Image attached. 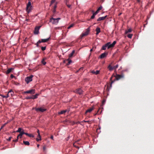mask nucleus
I'll return each mask as SVG.
<instances>
[{
	"mask_svg": "<svg viewBox=\"0 0 154 154\" xmlns=\"http://www.w3.org/2000/svg\"><path fill=\"white\" fill-rule=\"evenodd\" d=\"M32 9V6L31 2L30 1H29L26 5V11L29 14L31 12Z\"/></svg>",
	"mask_w": 154,
	"mask_h": 154,
	"instance_id": "f257e3e1",
	"label": "nucleus"
},
{
	"mask_svg": "<svg viewBox=\"0 0 154 154\" xmlns=\"http://www.w3.org/2000/svg\"><path fill=\"white\" fill-rule=\"evenodd\" d=\"M60 19V18H54L52 17L50 19V22H51L53 24L57 25L58 23L59 20Z\"/></svg>",
	"mask_w": 154,
	"mask_h": 154,
	"instance_id": "f03ea898",
	"label": "nucleus"
},
{
	"mask_svg": "<svg viewBox=\"0 0 154 154\" xmlns=\"http://www.w3.org/2000/svg\"><path fill=\"white\" fill-rule=\"evenodd\" d=\"M33 76L31 75L30 76L26 77L25 79V81L27 84H28L30 82L32 81V78Z\"/></svg>",
	"mask_w": 154,
	"mask_h": 154,
	"instance_id": "7ed1b4c3",
	"label": "nucleus"
},
{
	"mask_svg": "<svg viewBox=\"0 0 154 154\" xmlns=\"http://www.w3.org/2000/svg\"><path fill=\"white\" fill-rule=\"evenodd\" d=\"M90 30V28L89 27L87 29L86 31L84 33H83L81 35V38L82 37L87 35H88L89 32Z\"/></svg>",
	"mask_w": 154,
	"mask_h": 154,
	"instance_id": "20e7f679",
	"label": "nucleus"
},
{
	"mask_svg": "<svg viewBox=\"0 0 154 154\" xmlns=\"http://www.w3.org/2000/svg\"><path fill=\"white\" fill-rule=\"evenodd\" d=\"M41 27V26H36L34 29V34L35 35L38 34L39 33V31L40 28Z\"/></svg>",
	"mask_w": 154,
	"mask_h": 154,
	"instance_id": "39448f33",
	"label": "nucleus"
},
{
	"mask_svg": "<svg viewBox=\"0 0 154 154\" xmlns=\"http://www.w3.org/2000/svg\"><path fill=\"white\" fill-rule=\"evenodd\" d=\"M74 92L79 95H81L82 94L83 91L81 88H79L76 89Z\"/></svg>",
	"mask_w": 154,
	"mask_h": 154,
	"instance_id": "423d86ee",
	"label": "nucleus"
},
{
	"mask_svg": "<svg viewBox=\"0 0 154 154\" xmlns=\"http://www.w3.org/2000/svg\"><path fill=\"white\" fill-rule=\"evenodd\" d=\"M124 76V75L122 74L121 75L117 74L115 77L117 80H119L122 78H123Z\"/></svg>",
	"mask_w": 154,
	"mask_h": 154,
	"instance_id": "0eeeda50",
	"label": "nucleus"
},
{
	"mask_svg": "<svg viewBox=\"0 0 154 154\" xmlns=\"http://www.w3.org/2000/svg\"><path fill=\"white\" fill-rule=\"evenodd\" d=\"M108 53L107 52H104L99 57V58L100 59H103L104 57H106L108 55Z\"/></svg>",
	"mask_w": 154,
	"mask_h": 154,
	"instance_id": "6e6552de",
	"label": "nucleus"
},
{
	"mask_svg": "<svg viewBox=\"0 0 154 154\" xmlns=\"http://www.w3.org/2000/svg\"><path fill=\"white\" fill-rule=\"evenodd\" d=\"M35 110L36 111H39L42 112H43L45 111L46 110V109H43L41 107H40V108H36L35 109Z\"/></svg>",
	"mask_w": 154,
	"mask_h": 154,
	"instance_id": "1a4fd4ad",
	"label": "nucleus"
},
{
	"mask_svg": "<svg viewBox=\"0 0 154 154\" xmlns=\"http://www.w3.org/2000/svg\"><path fill=\"white\" fill-rule=\"evenodd\" d=\"M25 93H29L31 94H33L35 93V89H31L24 92Z\"/></svg>",
	"mask_w": 154,
	"mask_h": 154,
	"instance_id": "9d476101",
	"label": "nucleus"
},
{
	"mask_svg": "<svg viewBox=\"0 0 154 154\" xmlns=\"http://www.w3.org/2000/svg\"><path fill=\"white\" fill-rule=\"evenodd\" d=\"M50 38V37H49L47 38H46V39H42L41 40H40V41L41 43V42L45 43V42H47L48 41Z\"/></svg>",
	"mask_w": 154,
	"mask_h": 154,
	"instance_id": "9b49d317",
	"label": "nucleus"
},
{
	"mask_svg": "<svg viewBox=\"0 0 154 154\" xmlns=\"http://www.w3.org/2000/svg\"><path fill=\"white\" fill-rule=\"evenodd\" d=\"M107 17V15H106L104 17H99L97 19V21H99L101 20H104Z\"/></svg>",
	"mask_w": 154,
	"mask_h": 154,
	"instance_id": "f8f14e48",
	"label": "nucleus"
},
{
	"mask_svg": "<svg viewBox=\"0 0 154 154\" xmlns=\"http://www.w3.org/2000/svg\"><path fill=\"white\" fill-rule=\"evenodd\" d=\"M100 72V70H97L96 71H95L94 70H92L91 71V72L94 74H95V75H97L99 74Z\"/></svg>",
	"mask_w": 154,
	"mask_h": 154,
	"instance_id": "ddd939ff",
	"label": "nucleus"
},
{
	"mask_svg": "<svg viewBox=\"0 0 154 154\" xmlns=\"http://www.w3.org/2000/svg\"><path fill=\"white\" fill-rule=\"evenodd\" d=\"M14 68H11L8 69H7L6 72V74H8L10 73L12 71V70H13Z\"/></svg>",
	"mask_w": 154,
	"mask_h": 154,
	"instance_id": "4468645a",
	"label": "nucleus"
},
{
	"mask_svg": "<svg viewBox=\"0 0 154 154\" xmlns=\"http://www.w3.org/2000/svg\"><path fill=\"white\" fill-rule=\"evenodd\" d=\"M94 107L93 106L91 108L88 109L86 111V113L87 112H91L94 109Z\"/></svg>",
	"mask_w": 154,
	"mask_h": 154,
	"instance_id": "2eb2a0df",
	"label": "nucleus"
},
{
	"mask_svg": "<svg viewBox=\"0 0 154 154\" xmlns=\"http://www.w3.org/2000/svg\"><path fill=\"white\" fill-rule=\"evenodd\" d=\"M96 35H98L100 32V29L99 27H97L96 29Z\"/></svg>",
	"mask_w": 154,
	"mask_h": 154,
	"instance_id": "dca6fc26",
	"label": "nucleus"
},
{
	"mask_svg": "<svg viewBox=\"0 0 154 154\" xmlns=\"http://www.w3.org/2000/svg\"><path fill=\"white\" fill-rule=\"evenodd\" d=\"M108 44V43H106L105 44V45H103L101 49L103 50H105L106 49V48H107V45Z\"/></svg>",
	"mask_w": 154,
	"mask_h": 154,
	"instance_id": "f3484780",
	"label": "nucleus"
},
{
	"mask_svg": "<svg viewBox=\"0 0 154 154\" xmlns=\"http://www.w3.org/2000/svg\"><path fill=\"white\" fill-rule=\"evenodd\" d=\"M8 95H10L11 96H12L14 94V92L12 90H11L8 93Z\"/></svg>",
	"mask_w": 154,
	"mask_h": 154,
	"instance_id": "a211bd4d",
	"label": "nucleus"
},
{
	"mask_svg": "<svg viewBox=\"0 0 154 154\" xmlns=\"http://www.w3.org/2000/svg\"><path fill=\"white\" fill-rule=\"evenodd\" d=\"M57 7V3H56V4H55L54 6V7L53 8V13H55L56 11V8Z\"/></svg>",
	"mask_w": 154,
	"mask_h": 154,
	"instance_id": "6ab92c4d",
	"label": "nucleus"
},
{
	"mask_svg": "<svg viewBox=\"0 0 154 154\" xmlns=\"http://www.w3.org/2000/svg\"><path fill=\"white\" fill-rule=\"evenodd\" d=\"M69 110H63L62 111H61V112H60L59 113L60 114H62L66 112H69Z\"/></svg>",
	"mask_w": 154,
	"mask_h": 154,
	"instance_id": "aec40b11",
	"label": "nucleus"
},
{
	"mask_svg": "<svg viewBox=\"0 0 154 154\" xmlns=\"http://www.w3.org/2000/svg\"><path fill=\"white\" fill-rule=\"evenodd\" d=\"M107 43H108V44L107 45V48L109 49L113 47V46L112 45V44L110 43V42H109Z\"/></svg>",
	"mask_w": 154,
	"mask_h": 154,
	"instance_id": "412c9836",
	"label": "nucleus"
},
{
	"mask_svg": "<svg viewBox=\"0 0 154 154\" xmlns=\"http://www.w3.org/2000/svg\"><path fill=\"white\" fill-rule=\"evenodd\" d=\"M39 95L38 94H36L35 95L32 96V99H34L37 98L38 96Z\"/></svg>",
	"mask_w": 154,
	"mask_h": 154,
	"instance_id": "4be33fe9",
	"label": "nucleus"
},
{
	"mask_svg": "<svg viewBox=\"0 0 154 154\" xmlns=\"http://www.w3.org/2000/svg\"><path fill=\"white\" fill-rule=\"evenodd\" d=\"M108 68L109 69L110 71H111L113 69V67L112 66L110 65H109L108 66Z\"/></svg>",
	"mask_w": 154,
	"mask_h": 154,
	"instance_id": "5701e85b",
	"label": "nucleus"
},
{
	"mask_svg": "<svg viewBox=\"0 0 154 154\" xmlns=\"http://www.w3.org/2000/svg\"><path fill=\"white\" fill-rule=\"evenodd\" d=\"M75 50H73L72 51V52L69 55V57L70 58L73 56L74 54L75 53Z\"/></svg>",
	"mask_w": 154,
	"mask_h": 154,
	"instance_id": "b1692460",
	"label": "nucleus"
},
{
	"mask_svg": "<svg viewBox=\"0 0 154 154\" xmlns=\"http://www.w3.org/2000/svg\"><path fill=\"white\" fill-rule=\"evenodd\" d=\"M23 130L20 133V134L18 135V137H20V138H21L23 135Z\"/></svg>",
	"mask_w": 154,
	"mask_h": 154,
	"instance_id": "393cba45",
	"label": "nucleus"
},
{
	"mask_svg": "<svg viewBox=\"0 0 154 154\" xmlns=\"http://www.w3.org/2000/svg\"><path fill=\"white\" fill-rule=\"evenodd\" d=\"M0 96L2 97L5 98H7L9 96V95H8V94L6 95H4L2 94H1Z\"/></svg>",
	"mask_w": 154,
	"mask_h": 154,
	"instance_id": "a878e982",
	"label": "nucleus"
},
{
	"mask_svg": "<svg viewBox=\"0 0 154 154\" xmlns=\"http://www.w3.org/2000/svg\"><path fill=\"white\" fill-rule=\"evenodd\" d=\"M23 143L24 144L26 145H29L30 144L29 143L28 141H23Z\"/></svg>",
	"mask_w": 154,
	"mask_h": 154,
	"instance_id": "bb28decb",
	"label": "nucleus"
},
{
	"mask_svg": "<svg viewBox=\"0 0 154 154\" xmlns=\"http://www.w3.org/2000/svg\"><path fill=\"white\" fill-rule=\"evenodd\" d=\"M132 30L131 29H129L127 30H126L125 32V34H126L129 32H131Z\"/></svg>",
	"mask_w": 154,
	"mask_h": 154,
	"instance_id": "cd10ccee",
	"label": "nucleus"
},
{
	"mask_svg": "<svg viewBox=\"0 0 154 154\" xmlns=\"http://www.w3.org/2000/svg\"><path fill=\"white\" fill-rule=\"evenodd\" d=\"M41 43V42L40 40H38V42L35 44L36 45V46L37 47H39V44Z\"/></svg>",
	"mask_w": 154,
	"mask_h": 154,
	"instance_id": "c85d7f7f",
	"label": "nucleus"
},
{
	"mask_svg": "<svg viewBox=\"0 0 154 154\" xmlns=\"http://www.w3.org/2000/svg\"><path fill=\"white\" fill-rule=\"evenodd\" d=\"M92 12L93 13V14L92 15L91 17V19H94L95 17V16L96 15V14H95L94 13V11H92Z\"/></svg>",
	"mask_w": 154,
	"mask_h": 154,
	"instance_id": "c756f323",
	"label": "nucleus"
},
{
	"mask_svg": "<svg viewBox=\"0 0 154 154\" xmlns=\"http://www.w3.org/2000/svg\"><path fill=\"white\" fill-rule=\"evenodd\" d=\"M22 128H18V129L16 131V132H19V133H20V132H22Z\"/></svg>",
	"mask_w": 154,
	"mask_h": 154,
	"instance_id": "7c9ffc66",
	"label": "nucleus"
},
{
	"mask_svg": "<svg viewBox=\"0 0 154 154\" xmlns=\"http://www.w3.org/2000/svg\"><path fill=\"white\" fill-rule=\"evenodd\" d=\"M67 60L68 61V63L67 64V65H69L70 63L72 62V60L69 59Z\"/></svg>",
	"mask_w": 154,
	"mask_h": 154,
	"instance_id": "2f4dec72",
	"label": "nucleus"
},
{
	"mask_svg": "<svg viewBox=\"0 0 154 154\" xmlns=\"http://www.w3.org/2000/svg\"><path fill=\"white\" fill-rule=\"evenodd\" d=\"M132 36H133V34H128V35L127 37L129 38H132Z\"/></svg>",
	"mask_w": 154,
	"mask_h": 154,
	"instance_id": "473e14b6",
	"label": "nucleus"
},
{
	"mask_svg": "<svg viewBox=\"0 0 154 154\" xmlns=\"http://www.w3.org/2000/svg\"><path fill=\"white\" fill-rule=\"evenodd\" d=\"M42 63L44 65H45L46 63V62L45 61L44 59H43L42 60Z\"/></svg>",
	"mask_w": 154,
	"mask_h": 154,
	"instance_id": "72a5a7b5",
	"label": "nucleus"
},
{
	"mask_svg": "<svg viewBox=\"0 0 154 154\" xmlns=\"http://www.w3.org/2000/svg\"><path fill=\"white\" fill-rule=\"evenodd\" d=\"M41 50L42 51H44L46 49V46L42 47H41Z\"/></svg>",
	"mask_w": 154,
	"mask_h": 154,
	"instance_id": "f704fd0d",
	"label": "nucleus"
},
{
	"mask_svg": "<svg viewBox=\"0 0 154 154\" xmlns=\"http://www.w3.org/2000/svg\"><path fill=\"white\" fill-rule=\"evenodd\" d=\"M26 99H32V96L30 97V96H28L26 97Z\"/></svg>",
	"mask_w": 154,
	"mask_h": 154,
	"instance_id": "c9c22d12",
	"label": "nucleus"
},
{
	"mask_svg": "<svg viewBox=\"0 0 154 154\" xmlns=\"http://www.w3.org/2000/svg\"><path fill=\"white\" fill-rule=\"evenodd\" d=\"M74 26V24H71L68 27V29H69L71 27H72Z\"/></svg>",
	"mask_w": 154,
	"mask_h": 154,
	"instance_id": "e433bc0d",
	"label": "nucleus"
},
{
	"mask_svg": "<svg viewBox=\"0 0 154 154\" xmlns=\"http://www.w3.org/2000/svg\"><path fill=\"white\" fill-rule=\"evenodd\" d=\"M118 67V64L114 66H113V69H116Z\"/></svg>",
	"mask_w": 154,
	"mask_h": 154,
	"instance_id": "4c0bfd02",
	"label": "nucleus"
},
{
	"mask_svg": "<svg viewBox=\"0 0 154 154\" xmlns=\"http://www.w3.org/2000/svg\"><path fill=\"white\" fill-rule=\"evenodd\" d=\"M116 41H113V43L112 44H111L112 45V46H113V47L114 46V45L116 44Z\"/></svg>",
	"mask_w": 154,
	"mask_h": 154,
	"instance_id": "58836bf2",
	"label": "nucleus"
},
{
	"mask_svg": "<svg viewBox=\"0 0 154 154\" xmlns=\"http://www.w3.org/2000/svg\"><path fill=\"white\" fill-rule=\"evenodd\" d=\"M28 136L30 137H34V136L33 135H32V134H29V135H28Z\"/></svg>",
	"mask_w": 154,
	"mask_h": 154,
	"instance_id": "ea45409f",
	"label": "nucleus"
},
{
	"mask_svg": "<svg viewBox=\"0 0 154 154\" xmlns=\"http://www.w3.org/2000/svg\"><path fill=\"white\" fill-rule=\"evenodd\" d=\"M6 124V123L4 125H3L2 126H1V128L0 129V131H1V130L2 129L3 127L5 126V125Z\"/></svg>",
	"mask_w": 154,
	"mask_h": 154,
	"instance_id": "a19ab883",
	"label": "nucleus"
},
{
	"mask_svg": "<svg viewBox=\"0 0 154 154\" xmlns=\"http://www.w3.org/2000/svg\"><path fill=\"white\" fill-rule=\"evenodd\" d=\"M102 8V6H100V7H99L97 9V10L100 11V10H101Z\"/></svg>",
	"mask_w": 154,
	"mask_h": 154,
	"instance_id": "79ce46f5",
	"label": "nucleus"
},
{
	"mask_svg": "<svg viewBox=\"0 0 154 154\" xmlns=\"http://www.w3.org/2000/svg\"><path fill=\"white\" fill-rule=\"evenodd\" d=\"M99 10H98L97 9V10L95 12H94V13L95 14H96V15H97V14L99 13Z\"/></svg>",
	"mask_w": 154,
	"mask_h": 154,
	"instance_id": "37998d69",
	"label": "nucleus"
},
{
	"mask_svg": "<svg viewBox=\"0 0 154 154\" xmlns=\"http://www.w3.org/2000/svg\"><path fill=\"white\" fill-rule=\"evenodd\" d=\"M69 138H70V136H69L67 137V138H66L65 139V140H66V141H68V140H69Z\"/></svg>",
	"mask_w": 154,
	"mask_h": 154,
	"instance_id": "c03bdc74",
	"label": "nucleus"
},
{
	"mask_svg": "<svg viewBox=\"0 0 154 154\" xmlns=\"http://www.w3.org/2000/svg\"><path fill=\"white\" fill-rule=\"evenodd\" d=\"M65 4L66 5H68V4H67L68 2V0H65Z\"/></svg>",
	"mask_w": 154,
	"mask_h": 154,
	"instance_id": "a18cd8bd",
	"label": "nucleus"
},
{
	"mask_svg": "<svg viewBox=\"0 0 154 154\" xmlns=\"http://www.w3.org/2000/svg\"><path fill=\"white\" fill-rule=\"evenodd\" d=\"M55 1V0H51V4H53Z\"/></svg>",
	"mask_w": 154,
	"mask_h": 154,
	"instance_id": "49530a36",
	"label": "nucleus"
},
{
	"mask_svg": "<svg viewBox=\"0 0 154 154\" xmlns=\"http://www.w3.org/2000/svg\"><path fill=\"white\" fill-rule=\"evenodd\" d=\"M14 77H15L14 76L13 74H11V77L12 79V78H14Z\"/></svg>",
	"mask_w": 154,
	"mask_h": 154,
	"instance_id": "de8ad7c7",
	"label": "nucleus"
},
{
	"mask_svg": "<svg viewBox=\"0 0 154 154\" xmlns=\"http://www.w3.org/2000/svg\"><path fill=\"white\" fill-rule=\"evenodd\" d=\"M89 122V121H85V120H83L81 122Z\"/></svg>",
	"mask_w": 154,
	"mask_h": 154,
	"instance_id": "09e8293b",
	"label": "nucleus"
},
{
	"mask_svg": "<svg viewBox=\"0 0 154 154\" xmlns=\"http://www.w3.org/2000/svg\"><path fill=\"white\" fill-rule=\"evenodd\" d=\"M41 140V138H39V139H38V138L36 139V140L37 141H39L40 140Z\"/></svg>",
	"mask_w": 154,
	"mask_h": 154,
	"instance_id": "8fccbe9b",
	"label": "nucleus"
},
{
	"mask_svg": "<svg viewBox=\"0 0 154 154\" xmlns=\"http://www.w3.org/2000/svg\"><path fill=\"white\" fill-rule=\"evenodd\" d=\"M66 5L69 8H71V5Z\"/></svg>",
	"mask_w": 154,
	"mask_h": 154,
	"instance_id": "3c124183",
	"label": "nucleus"
},
{
	"mask_svg": "<svg viewBox=\"0 0 154 154\" xmlns=\"http://www.w3.org/2000/svg\"><path fill=\"white\" fill-rule=\"evenodd\" d=\"M23 134H26V135H27L28 136V135H29V134L28 133H25L24 132V131H23Z\"/></svg>",
	"mask_w": 154,
	"mask_h": 154,
	"instance_id": "603ef678",
	"label": "nucleus"
},
{
	"mask_svg": "<svg viewBox=\"0 0 154 154\" xmlns=\"http://www.w3.org/2000/svg\"><path fill=\"white\" fill-rule=\"evenodd\" d=\"M38 136L39 138H41V136L40 135V134H38Z\"/></svg>",
	"mask_w": 154,
	"mask_h": 154,
	"instance_id": "864d4df0",
	"label": "nucleus"
},
{
	"mask_svg": "<svg viewBox=\"0 0 154 154\" xmlns=\"http://www.w3.org/2000/svg\"><path fill=\"white\" fill-rule=\"evenodd\" d=\"M18 140L17 139H16V140H13V141H14V142H17V141H18Z\"/></svg>",
	"mask_w": 154,
	"mask_h": 154,
	"instance_id": "5fc2aeb1",
	"label": "nucleus"
},
{
	"mask_svg": "<svg viewBox=\"0 0 154 154\" xmlns=\"http://www.w3.org/2000/svg\"><path fill=\"white\" fill-rule=\"evenodd\" d=\"M50 138L51 139H52L53 140H54L53 139V136L52 135L51 136V137Z\"/></svg>",
	"mask_w": 154,
	"mask_h": 154,
	"instance_id": "6e6d98bb",
	"label": "nucleus"
},
{
	"mask_svg": "<svg viewBox=\"0 0 154 154\" xmlns=\"http://www.w3.org/2000/svg\"><path fill=\"white\" fill-rule=\"evenodd\" d=\"M11 137H9L8 138V140H9V141L10 140H11Z\"/></svg>",
	"mask_w": 154,
	"mask_h": 154,
	"instance_id": "4d7b16f0",
	"label": "nucleus"
},
{
	"mask_svg": "<svg viewBox=\"0 0 154 154\" xmlns=\"http://www.w3.org/2000/svg\"><path fill=\"white\" fill-rule=\"evenodd\" d=\"M114 81H112L111 84V85L112 83H113L114 82Z\"/></svg>",
	"mask_w": 154,
	"mask_h": 154,
	"instance_id": "13d9d810",
	"label": "nucleus"
},
{
	"mask_svg": "<svg viewBox=\"0 0 154 154\" xmlns=\"http://www.w3.org/2000/svg\"><path fill=\"white\" fill-rule=\"evenodd\" d=\"M37 133H38V134H40L39 131L38 130Z\"/></svg>",
	"mask_w": 154,
	"mask_h": 154,
	"instance_id": "bf43d9fd",
	"label": "nucleus"
},
{
	"mask_svg": "<svg viewBox=\"0 0 154 154\" xmlns=\"http://www.w3.org/2000/svg\"><path fill=\"white\" fill-rule=\"evenodd\" d=\"M92 51H93V48H92L90 49V51L91 52Z\"/></svg>",
	"mask_w": 154,
	"mask_h": 154,
	"instance_id": "052dcab7",
	"label": "nucleus"
},
{
	"mask_svg": "<svg viewBox=\"0 0 154 154\" xmlns=\"http://www.w3.org/2000/svg\"><path fill=\"white\" fill-rule=\"evenodd\" d=\"M29 20V19H26V21H28Z\"/></svg>",
	"mask_w": 154,
	"mask_h": 154,
	"instance_id": "680f3d73",
	"label": "nucleus"
},
{
	"mask_svg": "<svg viewBox=\"0 0 154 154\" xmlns=\"http://www.w3.org/2000/svg\"><path fill=\"white\" fill-rule=\"evenodd\" d=\"M39 144H38L37 145V146L38 147H39Z\"/></svg>",
	"mask_w": 154,
	"mask_h": 154,
	"instance_id": "e2e57ef3",
	"label": "nucleus"
},
{
	"mask_svg": "<svg viewBox=\"0 0 154 154\" xmlns=\"http://www.w3.org/2000/svg\"><path fill=\"white\" fill-rule=\"evenodd\" d=\"M19 137H18V135L17 136V139L18 140V139H19Z\"/></svg>",
	"mask_w": 154,
	"mask_h": 154,
	"instance_id": "0e129e2a",
	"label": "nucleus"
},
{
	"mask_svg": "<svg viewBox=\"0 0 154 154\" xmlns=\"http://www.w3.org/2000/svg\"><path fill=\"white\" fill-rule=\"evenodd\" d=\"M52 4H51V2L50 4V6H51Z\"/></svg>",
	"mask_w": 154,
	"mask_h": 154,
	"instance_id": "69168bd1",
	"label": "nucleus"
},
{
	"mask_svg": "<svg viewBox=\"0 0 154 154\" xmlns=\"http://www.w3.org/2000/svg\"><path fill=\"white\" fill-rule=\"evenodd\" d=\"M80 123V122H79L76 123V124H79Z\"/></svg>",
	"mask_w": 154,
	"mask_h": 154,
	"instance_id": "338daca9",
	"label": "nucleus"
},
{
	"mask_svg": "<svg viewBox=\"0 0 154 154\" xmlns=\"http://www.w3.org/2000/svg\"><path fill=\"white\" fill-rule=\"evenodd\" d=\"M105 100H103V103H105Z\"/></svg>",
	"mask_w": 154,
	"mask_h": 154,
	"instance_id": "774afa93",
	"label": "nucleus"
}]
</instances>
